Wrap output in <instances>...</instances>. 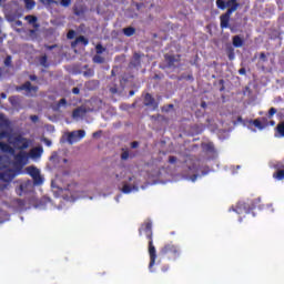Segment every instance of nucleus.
<instances>
[{
	"label": "nucleus",
	"instance_id": "obj_1",
	"mask_svg": "<svg viewBox=\"0 0 284 284\" xmlns=\"http://www.w3.org/2000/svg\"><path fill=\"white\" fill-rule=\"evenodd\" d=\"M6 139L13 150H28L30 141L23 135L13 133L12 122L6 118V114L0 113V141Z\"/></svg>",
	"mask_w": 284,
	"mask_h": 284
},
{
	"label": "nucleus",
	"instance_id": "obj_2",
	"mask_svg": "<svg viewBox=\"0 0 284 284\" xmlns=\"http://www.w3.org/2000/svg\"><path fill=\"white\" fill-rule=\"evenodd\" d=\"M143 233L145 234L149 246L148 252L150 256V263H149V270L152 271V267L156 265V246H154V232L152 231V222H144L141 227L139 229V236H143Z\"/></svg>",
	"mask_w": 284,
	"mask_h": 284
},
{
	"label": "nucleus",
	"instance_id": "obj_3",
	"mask_svg": "<svg viewBox=\"0 0 284 284\" xmlns=\"http://www.w3.org/2000/svg\"><path fill=\"white\" fill-rule=\"evenodd\" d=\"M160 254H162V256H166L169 261H176V258L181 256V247H179V245L171 242L165 244L161 248Z\"/></svg>",
	"mask_w": 284,
	"mask_h": 284
},
{
	"label": "nucleus",
	"instance_id": "obj_4",
	"mask_svg": "<svg viewBox=\"0 0 284 284\" xmlns=\"http://www.w3.org/2000/svg\"><path fill=\"white\" fill-rule=\"evenodd\" d=\"M27 173L33 180V185H43V176H41V171L36 166H28Z\"/></svg>",
	"mask_w": 284,
	"mask_h": 284
},
{
	"label": "nucleus",
	"instance_id": "obj_5",
	"mask_svg": "<svg viewBox=\"0 0 284 284\" xmlns=\"http://www.w3.org/2000/svg\"><path fill=\"white\" fill-rule=\"evenodd\" d=\"M34 190V182L32 180H27L22 182L18 187H16V194L18 196H23V194H28Z\"/></svg>",
	"mask_w": 284,
	"mask_h": 284
},
{
	"label": "nucleus",
	"instance_id": "obj_6",
	"mask_svg": "<svg viewBox=\"0 0 284 284\" xmlns=\"http://www.w3.org/2000/svg\"><path fill=\"white\" fill-rule=\"evenodd\" d=\"M164 60L168 68H173L174 70H176V68H181V54H165Z\"/></svg>",
	"mask_w": 284,
	"mask_h": 284
},
{
	"label": "nucleus",
	"instance_id": "obj_7",
	"mask_svg": "<svg viewBox=\"0 0 284 284\" xmlns=\"http://www.w3.org/2000/svg\"><path fill=\"white\" fill-rule=\"evenodd\" d=\"M81 139H85V130L72 131L68 134L67 141L70 145L73 143H79Z\"/></svg>",
	"mask_w": 284,
	"mask_h": 284
},
{
	"label": "nucleus",
	"instance_id": "obj_8",
	"mask_svg": "<svg viewBox=\"0 0 284 284\" xmlns=\"http://www.w3.org/2000/svg\"><path fill=\"white\" fill-rule=\"evenodd\" d=\"M273 169L276 170L273 173V179H275V181H284V163L276 162L275 164H273Z\"/></svg>",
	"mask_w": 284,
	"mask_h": 284
},
{
	"label": "nucleus",
	"instance_id": "obj_9",
	"mask_svg": "<svg viewBox=\"0 0 284 284\" xmlns=\"http://www.w3.org/2000/svg\"><path fill=\"white\" fill-rule=\"evenodd\" d=\"M16 176L17 172L12 169H8L0 173V181H3V183H11V181H14Z\"/></svg>",
	"mask_w": 284,
	"mask_h": 284
},
{
	"label": "nucleus",
	"instance_id": "obj_10",
	"mask_svg": "<svg viewBox=\"0 0 284 284\" xmlns=\"http://www.w3.org/2000/svg\"><path fill=\"white\" fill-rule=\"evenodd\" d=\"M144 105L145 108H150L151 110H159V102L152 97V94L146 93L144 95Z\"/></svg>",
	"mask_w": 284,
	"mask_h": 284
},
{
	"label": "nucleus",
	"instance_id": "obj_11",
	"mask_svg": "<svg viewBox=\"0 0 284 284\" xmlns=\"http://www.w3.org/2000/svg\"><path fill=\"white\" fill-rule=\"evenodd\" d=\"M250 123L251 125H254V128H257V130H265V128L270 125V121H267V118H262V120L255 119Z\"/></svg>",
	"mask_w": 284,
	"mask_h": 284
},
{
	"label": "nucleus",
	"instance_id": "obj_12",
	"mask_svg": "<svg viewBox=\"0 0 284 284\" xmlns=\"http://www.w3.org/2000/svg\"><path fill=\"white\" fill-rule=\"evenodd\" d=\"M17 90L18 91L26 90V92H29V93L34 92V94H37V92H39V87L32 85V82L27 81L22 85L18 87Z\"/></svg>",
	"mask_w": 284,
	"mask_h": 284
},
{
	"label": "nucleus",
	"instance_id": "obj_13",
	"mask_svg": "<svg viewBox=\"0 0 284 284\" xmlns=\"http://www.w3.org/2000/svg\"><path fill=\"white\" fill-rule=\"evenodd\" d=\"M226 8H229L226 12H229L230 14H234V12H236L239 8H241V3H239V1L236 0H227Z\"/></svg>",
	"mask_w": 284,
	"mask_h": 284
},
{
	"label": "nucleus",
	"instance_id": "obj_14",
	"mask_svg": "<svg viewBox=\"0 0 284 284\" xmlns=\"http://www.w3.org/2000/svg\"><path fill=\"white\" fill-rule=\"evenodd\" d=\"M230 17H232V13L227 11L220 17V28H222V30L230 28Z\"/></svg>",
	"mask_w": 284,
	"mask_h": 284
},
{
	"label": "nucleus",
	"instance_id": "obj_15",
	"mask_svg": "<svg viewBox=\"0 0 284 284\" xmlns=\"http://www.w3.org/2000/svg\"><path fill=\"white\" fill-rule=\"evenodd\" d=\"M14 161L18 165H26V163H28V153L20 151L14 155Z\"/></svg>",
	"mask_w": 284,
	"mask_h": 284
},
{
	"label": "nucleus",
	"instance_id": "obj_16",
	"mask_svg": "<svg viewBox=\"0 0 284 284\" xmlns=\"http://www.w3.org/2000/svg\"><path fill=\"white\" fill-rule=\"evenodd\" d=\"M79 43L88 45V43H90V40H88V38H85L84 36H80V37L75 38V40L71 43V48H77V45H79Z\"/></svg>",
	"mask_w": 284,
	"mask_h": 284
},
{
	"label": "nucleus",
	"instance_id": "obj_17",
	"mask_svg": "<svg viewBox=\"0 0 284 284\" xmlns=\"http://www.w3.org/2000/svg\"><path fill=\"white\" fill-rule=\"evenodd\" d=\"M41 154H43V149L42 148H33L29 152V156L31 159H39V158H41Z\"/></svg>",
	"mask_w": 284,
	"mask_h": 284
},
{
	"label": "nucleus",
	"instance_id": "obj_18",
	"mask_svg": "<svg viewBox=\"0 0 284 284\" xmlns=\"http://www.w3.org/2000/svg\"><path fill=\"white\" fill-rule=\"evenodd\" d=\"M275 136L277 139H284V121L280 122L275 128Z\"/></svg>",
	"mask_w": 284,
	"mask_h": 284
},
{
	"label": "nucleus",
	"instance_id": "obj_19",
	"mask_svg": "<svg viewBox=\"0 0 284 284\" xmlns=\"http://www.w3.org/2000/svg\"><path fill=\"white\" fill-rule=\"evenodd\" d=\"M1 152H6L7 154H14V148L6 142H0Z\"/></svg>",
	"mask_w": 284,
	"mask_h": 284
},
{
	"label": "nucleus",
	"instance_id": "obj_20",
	"mask_svg": "<svg viewBox=\"0 0 284 284\" xmlns=\"http://www.w3.org/2000/svg\"><path fill=\"white\" fill-rule=\"evenodd\" d=\"M233 41V48H243V44L245 43V41L243 40V38H241V36H234L232 38Z\"/></svg>",
	"mask_w": 284,
	"mask_h": 284
},
{
	"label": "nucleus",
	"instance_id": "obj_21",
	"mask_svg": "<svg viewBox=\"0 0 284 284\" xmlns=\"http://www.w3.org/2000/svg\"><path fill=\"white\" fill-rule=\"evenodd\" d=\"M225 52L229 57V61H234V59H236V53H234V47H232V44H227Z\"/></svg>",
	"mask_w": 284,
	"mask_h": 284
},
{
	"label": "nucleus",
	"instance_id": "obj_22",
	"mask_svg": "<svg viewBox=\"0 0 284 284\" xmlns=\"http://www.w3.org/2000/svg\"><path fill=\"white\" fill-rule=\"evenodd\" d=\"M24 20L28 21L30 26H33V28H39V24L37 23L38 18L36 16H32V14L26 16Z\"/></svg>",
	"mask_w": 284,
	"mask_h": 284
},
{
	"label": "nucleus",
	"instance_id": "obj_23",
	"mask_svg": "<svg viewBox=\"0 0 284 284\" xmlns=\"http://www.w3.org/2000/svg\"><path fill=\"white\" fill-rule=\"evenodd\" d=\"M131 65H132L133 68H139V67H141V54H139V53H134V54H133V58H132V60H131Z\"/></svg>",
	"mask_w": 284,
	"mask_h": 284
},
{
	"label": "nucleus",
	"instance_id": "obj_24",
	"mask_svg": "<svg viewBox=\"0 0 284 284\" xmlns=\"http://www.w3.org/2000/svg\"><path fill=\"white\" fill-rule=\"evenodd\" d=\"M85 109L84 108H77L72 112L73 119H81L85 114Z\"/></svg>",
	"mask_w": 284,
	"mask_h": 284
},
{
	"label": "nucleus",
	"instance_id": "obj_25",
	"mask_svg": "<svg viewBox=\"0 0 284 284\" xmlns=\"http://www.w3.org/2000/svg\"><path fill=\"white\" fill-rule=\"evenodd\" d=\"M73 14H75V17H81V14H85V7L74 6L73 7Z\"/></svg>",
	"mask_w": 284,
	"mask_h": 284
},
{
	"label": "nucleus",
	"instance_id": "obj_26",
	"mask_svg": "<svg viewBox=\"0 0 284 284\" xmlns=\"http://www.w3.org/2000/svg\"><path fill=\"white\" fill-rule=\"evenodd\" d=\"M123 34L125 37H134L136 34V29L134 27H128L123 29Z\"/></svg>",
	"mask_w": 284,
	"mask_h": 284
},
{
	"label": "nucleus",
	"instance_id": "obj_27",
	"mask_svg": "<svg viewBox=\"0 0 284 284\" xmlns=\"http://www.w3.org/2000/svg\"><path fill=\"white\" fill-rule=\"evenodd\" d=\"M39 63L42 65V68H50V64L48 63V55L45 54L40 57Z\"/></svg>",
	"mask_w": 284,
	"mask_h": 284
},
{
	"label": "nucleus",
	"instance_id": "obj_28",
	"mask_svg": "<svg viewBox=\"0 0 284 284\" xmlns=\"http://www.w3.org/2000/svg\"><path fill=\"white\" fill-rule=\"evenodd\" d=\"M132 190H136L135 185H130V184H124L122 187V192L123 194H130V192H132Z\"/></svg>",
	"mask_w": 284,
	"mask_h": 284
},
{
	"label": "nucleus",
	"instance_id": "obj_29",
	"mask_svg": "<svg viewBox=\"0 0 284 284\" xmlns=\"http://www.w3.org/2000/svg\"><path fill=\"white\" fill-rule=\"evenodd\" d=\"M216 7L219 8V10H225V8H227V1L216 0Z\"/></svg>",
	"mask_w": 284,
	"mask_h": 284
},
{
	"label": "nucleus",
	"instance_id": "obj_30",
	"mask_svg": "<svg viewBox=\"0 0 284 284\" xmlns=\"http://www.w3.org/2000/svg\"><path fill=\"white\" fill-rule=\"evenodd\" d=\"M104 62H105V59L103 57H101L99 53H97L93 57V63H104Z\"/></svg>",
	"mask_w": 284,
	"mask_h": 284
},
{
	"label": "nucleus",
	"instance_id": "obj_31",
	"mask_svg": "<svg viewBox=\"0 0 284 284\" xmlns=\"http://www.w3.org/2000/svg\"><path fill=\"white\" fill-rule=\"evenodd\" d=\"M83 77H85L87 79H90V78L94 77V69H87L83 72Z\"/></svg>",
	"mask_w": 284,
	"mask_h": 284
},
{
	"label": "nucleus",
	"instance_id": "obj_32",
	"mask_svg": "<svg viewBox=\"0 0 284 284\" xmlns=\"http://www.w3.org/2000/svg\"><path fill=\"white\" fill-rule=\"evenodd\" d=\"M95 52H97V54H103V52H105V48H103V44H101V43L97 44Z\"/></svg>",
	"mask_w": 284,
	"mask_h": 284
},
{
	"label": "nucleus",
	"instance_id": "obj_33",
	"mask_svg": "<svg viewBox=\"0 0 284 284\" xmlns=\"http://www.w3.org/2000/svg\"><path fill=\"white\" fill-rule=\"evenodd\" d=\"M13 203L18 205V207H23L26 205V200L22 199H16L13 200Z\"/></svg>",
	"mask_w": 284,
	"mask_h": 284
},
{
	"label": "nucleus",
	"instance_id": "obj_34",
	"mask_svg": "<svg viewBox=\"0 0 284 284\" xmlns=\"http://www.w3.org/2000/svg\"><path fill=\"white\" fill-rule=\"evenodd\" d=\"M62 105H68V100L62 98L58 103L55 110H60Z\"/></svg>",
	"mask_w": 284,
	"mask_h": 284
},
{
	"label": "nucleus",
	"instance_id": "obj_35",
	"mask_svg": "<svg viewBox=\"0 0 284 284\" xmlns=\"http://www.w3.org/2000/svg\"><path fill=\"white\" fill-rule=\"evenodd\" d=\"M276 112H278V110H276V108L272 106V108L268 110V113H267L268 119H273V118H274V114H276Z\"/></svg>",
	"mask_w": 284,
	"mask_h": 284
},
{
	"label": "nucleus",
	"instance_id": "obj_36",
	"mask_svg": "<svg viewBox=\"0 0 284 284\" xmlns=\"http://www.w3.org/2000/svg\"><path fill=\"white\" fill-rule=\"evenodd\" d=\"M71 4H72V0H61L60 1V6H62V8H70Z\"/></svg>",
	"mask_w": 284,
	"mask_h": 284
},
{
	"label": "nucleus",
	"instance_id": "obj_37",
	"mask_svg": "<svg viewBox=\"0 0 284 284\" xmlns=\"http://www.w3.org/2000/svg\"><path fill=\"white\" fill-rule=\"evenodd\" d=\"M26 6L29 10H32V8L36 6V2L34 0H26Z\"/></svg>",
	"mask_w": 284,
	"mask_h": 284
},
{
	"label": "nucleus",
	"instance_id": "obj_38",
	"mask_svg": "<svg viewBox=\"0 0 284 284\" xmlns=\"http://www.w3.org/2000/svg\"><path fill=\"white\" fill-rule=\"evenodd\" d=\"M40 3L43 6H52V3H57L54 0H40Z\"/></svg>",
	"mask_w": 284,
	"mask_h": 284
},
{
	"label": "nucleus",
	"instance_id": "obj_39",
	"mask_svg": "<svg viewBox=\"0 0 284 284\" xmlns=\"http://www.w3.org/2000/svg\"><path fill=\"white\" fill-rule=\"evenodd\" d=\"M4 65H7V68H10V65H12V57H7L4 59Z\"/></svg>",
	"mask_w": 284,
	"mask_h": 284
},
{
	"label": "nucleus",
	"instance_id": "obj_40",
	"mask_svg": "<svg viewBox=\"0 0 284 284\" xmlns=\"http://www.w3.org/2000/svg\"><path fill=\"white\" fill-rule=\"evenodd\" d=\"M121 159H122V161H128V160L130 159V152L124 151V152L121 154Z\"/></svg>",
	"mask_w": 284,
	"mask_h": 284
},
{
	"label": "nucleus",
	"instance_id": "obj_41",
	"mask_svg": "<svg viewBox=\"0 0 284 284\" xmlns=\"http://www.w3.org/2000/svg\"><path fill=\"white\" fill-rule=\"evenodd\" d=\"M77 34V32H74V30H70L68 33H67V39H74V36Z\"/></svg>",
	"mask_w": 284,
	"mask_h": 284
},
{
	"label": "nucleus",
	"instance_id": "obj_42",
	"mask_svg": "<svg viewBox=\"0 0 284 284\" xmlns=\"http://www.w3.org/2000/svg\"><path fill=\"white\" fill-rule=\"evenodd\" d=\"M176 161H178L176 156H174V155L169 156V163H171V165H174V163H176Z\"/></svg>",
	"mask_w": 284,
	"mask_h": 284
},
{
	"label": "nucleus",
	"instance_id": "obj_43",
	"mask_svg": "<svg viewBox=\"0 0 284 284\" xmlns=\"http://www.w3.org/2000/svg\"><path fill=\"white\" fill-rule=\"evenodd\" d=\"M109 92H111V94H118L119 89H118L116 87H111V88L109 89Z\"/></svg>",
	"mask_w": 284,
	"mask_h": 284
},
{
	"label": "nucleus",
	"instance_id": "obj_44",
	"mask_svg": "<svg viewBox=\"0 0 284 284\" xmlns=\"http://www.w3.org/2000/svg\"><path fill=\"white\" fill-rule=\"evenodd\" d=\"M101 134H103V131H97V132H93L92 136H93V139H99V136H101Z\"/></svg>",
	"mask_w": 284,
	"mask_h": 284
},
{
	"label": "nucleus",
	"instance_id": "obj_45",
	"mask_svg": "<svg viewBox=\"0 0 284 284\" xmlns=\"http://www.w3.org/2000/svg\"><path fill=\"white\" fill-rule=\"evenodd\" d=\"M260 59L264 62L267 61V55L265 54V52L260 53Z\"/></svg>",
	"mask_w": 284,
	"mask_h": 284
},
{
	"label": "nucleus",
	"instance_id": "obj_46",
	"mask_svg": "<svg viewBox=\"0 0 284 284\" xmlns=\"http://www.w3.org/2000/svg\"><path fill=\"white\" fill-rule=\"evenodd\" d=\"M239 74H241L242 77H243V75H246V74H247V71L245 70V68H241V69L239 70Z\"/></svg>",
	"mask_w": 284,
	"mask_h": 284
},
{
	"label": "nucleus",
	"instance_id": "obj_47",
	"mask_svg": "<svg viewBox=\"0 0 284 284\" xmlns=\"http://www.w3.org/2000/svg\"><path fill=\"white\" fill-rule=\"evenodd\" d=\"M77 185H79V184H77V183L69 184L68 187H67V190H68L69 192H72V187H77Z\"/></svg>",
	"mask_w": 284,
	"mask_h": 284
},
{
	"label": "nucleus",
	"instance_id": "obj_48",
	"mask_svg": "<svg viewBox=\"0 0 284 284\" xmlns=\"http://www.w3.org/2000/svg\"><path fill=\"white\" fill-rule=\"evenodd\" d=\"M131 148H132V150H136V148H139V142L133 141V142L131 143Z\"/></svg>",
	"mask_w": 284,
	"mask_h": 284
},
{
	"label": "nucleus",
	"instance_id": "obj_49",
	"mask_svg": "<svg viewBox=\"0 0 284 284\" xmlns=\"http://www.w3.org/2000/svg\"><path fill=\"white\" fill-rule=\"evenodd\" d=\"M80 92H81V89H79V87H75L72 89L73 94H80Z\"/></svg>",
	"mask_w": 284,
	"mask_h": 284
},
{
	"label": "nucleus",
	"instance_id": "obj_50",
	"mask_svg": "<svg viewBox=\"0 0 284 284\" xmlns=\"http://www.w3.org/2000/svg\"><path fill=\"white\" fill-rule=\"evenodd\" d=\"M30 120H31L33 123H37V121H39V115H31V116H30Z\"/></svg>",
	"mask_w": 284,
	"mask_h": 284
},
{
	"label": "nucleus",
	"instance_id": "obj_51",
	"mask_svg": "<svg viewBox=\"0 0 284 284\" xmlns=\"http://www.w3.org/2000/svg\"><path fill=\"white\" fill-rule=\"evenodd\" d=\"M6 168V162H3V158L0 156V170H3Z\"/></svg>",
	"mask_w": 284,
	"mask_h": 284
},
{
	"label": "nucleus",
	"instance_id": "obj_52",
	"mask_svg": "<svg viewBox=\"0 0 284 284\" xmlns=\"http://www.w3.org/2000/svg\"><path fill=\"white\" fill-rule=\"evenodd\" d=\"M44 48L47 49V50H54V48H57V44H52V45H44Z\"/></svg>",
	"mask_w": 284,
	"mask_h": 284
},
{
	"label": "nucleus",
	"instance_id": "obj_53",
	"mask_svg": "<svg viewBox=\"0 0 284 284\" xmlns=\"http://www.w3.org/2000/svg\"><path fill=\"white\" fill-rule=\"evenodd\" d=\"M44 142H45V144H47L49 148H50V145H52V141H50V140H48V139H45Z\"/></svg>",
	"mask_w": 284,
	"mask_h": 284
},
{
	"label": "nucleus",
	"instance_id": "obj_54",
	"mask_svg": "<svg viewBox=\"0 0 284 284\" xmlns=\"http://www.w3.org/2000/svg\"><path fill=\"white\" fill-rule=\"evenodd\" d=\"M31 81H37V75H30Z\"/></svg>",
	"mask_w": 284,
	"mask_h": 284
},
{
	"label": "nucleus",
	"instance_id": "obj_55",
	"mask_svg": "<svg viewBox=\"0 0 284 284\" xmlns=\"http://www.w3.org/2000/svg\"><path fill=\"white\" fill-rule=\"evenodd\" d=\"M169 267L168 266H163L162 267V272H168Z\"/></svg>",
	"mask_w": 284,
	"mask_h": 284
},
{
	"label": "nucleus",
	"instance_id": "obj_56",
	"mask_svg": "<svg viewBox=\"0 0 284 284\" xmlns=\"http://www.w3.org/2000/svg\"><path fill=\"white\" fill-rule=\"evenodd\" d=\"M168 108H169V110H173L174 109V104H169Z\"/></svg>",
	"mask_w": 284,
	"mask_h": 284
},
{
	"label": "nucleus",
	"instance_id": "obj_57",
	"mask_svg": "<svg viewBox=\"0 0 284 284\" xmlns=\"http://www.w3.org/2000/svg\"><path fill=\"white\" fill-rule=\"evenodd\" d=\"M6 187H8V184L0 186V190H6Z\"/></svg>",
	"mask_w": 284,
	"mask_h": 284
},
{
	"label": "nucleus",
	"instance_id": "obj_58",
	"mask_svg": "<svg viewBox=\"0 0 284 284\" xmlns=\"http://www.w3.org/2000/svg\"><path fill=\"white\" fill-rule=\"evenodd\" d=\"M275 124H276L275 121H270V122H268V125H275Z\"/></svg>",
	"mask_w": 284,
	"mask_h": 284
},
{
	"label": "nucleus",
	"instance_id": "obj_59",
	"mask_svg": "<svg viewBox=\"0 0 284 284\" xmlns=\"http://www.w3.org/2000/svg\"><path fill=\"white\" fill-rule=\"evenodd\" d=\"M129 97H134V91H130Z\"/></svg>",
	"mask_w": 284,
	"mask_h": 284
},
{
	"label": "nucleus",
	"instance_id": "obj_60",
	"mask_svg": "<svg viewBox=\"0 0 284 284\" xmlns=\"http://www.w3.org/2000/svg\"><path fill=\"white\" fill-rule=\"evenodd\" d=\"M6 98H7L6 93H1V99H6Z\"/></svg>",
	"mask_w": 284,
	"mask_h": 284
},
{
	"label": "nucleus",
	"instance_id": "obj_61",
	"mask_svg": "<svg viewBox=\"0 0 284 284\" xmlns=\"http://www.w3.org/2000/svg\"><path fill=\"white\" fill-rule=\"evenodd\" d=\"M230 29H231V32H234V28L231 27Z\"/></svg>",
	"mask_w": 284,
	"mask_h": 284
},
{
	"label": "nucleus",
	"instance_id": "obj_62",
	"mask_svg": "<svg viewBox=\"0 0 284 284\" xmlns=\"http://www.w3.org/2000/svg\"><path fill=\"white\" fill-rule=\"evenodd\" d=\"M207 148H209V150H210V148H212V145H211V144H207Z\"/></svg>",
	"mask_w": 284,
	"mask_h": 284
},
{
	"label": "nucleus",
	"instance_id": "obj_63",
	"mask_svg": "<svg viewBox=\"0 0 284 284\" xmlns=\"http://www.w3.org/2000/svg\"><path fill=\"white\" fill-rule=\"evenodd\" d=\"M202 108H205V102H204V103H202Z\"/></svg>",
	"mask_w": 284,
	"mask_h": 284
},
{
	"label": "nucleus",
	"instance_id": "obj_64",
	"mask_svg": "<svg viewBox=\"0 0 284 284\" xmlns=\"http://www.w3.org/2000/svg\"><path fill=\"white\" fill-rule=\"evenodd\" d=\"M129 181H132V178H129Z\"/></svg>",
	"mask_w": 284,
	"mask_h": 284
}]
</instances>
